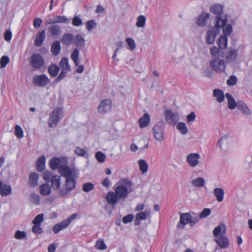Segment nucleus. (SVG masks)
Instances as JSON below:
<instances>
[{
    "label": "nucleus",
    "instance_id": "1",
    "mask_svg": "<svg viewBox=\"0 0 252 252\" xmlns=\"http://www.w3.org/2000/svg\"><path fill=\"white\" fill-rule=\"evenodd\" d=\"M114 191L108 192L106 200L108 203L114 205L120 200H124L133 191V183L127 178H121L114 187Z\"/></svg>",
    "mask_w": 252,
    "mask_h": 252
},
{
    "label": "nucleus",
    "instance_id": "2",
    "mask_svg": "<svg viewBox=\"0 0 252 252\" xmlns=\"http://www.w3.org/2000/svg\"><path fill=\"white\" fill-rule=\"evenodd\" d=\"M76 180L74 177L67 178L62 188L60 189L59 195L61 196H66L76 188Z\"/></svg>",
    "mask_w": 252,
    "mask_h": 252
},
{
    "label": "nucleus",
    "instance_id": "3",
    "mask_svg": "<svg viewBox=\"0 0 252 252\" xmlns=\"http://www.w3.org/2000/svg\"><path fill=\"white\" fill-rule=\"evenodd\" d=\"M198 221V216L195 213H193V215H191L190 213H184L180 216L179 223L182 224L183 227L188 223H189L191 226H193Z\"/></svg>",
    "mask_w": 252,
    "mask_h": 252
},
{
    "label": "nucleus",
    "instance_id": "4",
    "mask_svg": "<svg viewBox=\"0 0 252 252\" xmlns=\"http://www.w3.org/2000/svg\"><path fill=\"white\" fill-rule=\"evenodd\" d=\"M30 63L35 70H38L44 65V60L39 54L33 53L30 58Z\"/></svg>",
    "mask_w": 252,
    "mask_h": 252
},
{
    "label": "nucleus",
    "instance_id": "5",
    "mask_svg": "<svg viewBox=\"0 0 252 252\" xmlns=\"http://www.w3.org/2000/svg\"><path fill=\"white\" fill-rule=\"evenodd\" d=\"M63 109L62 108H57L54 109L50 114L48 122V125L50 127L55 126L58 123L60 116L63 114Z\"/></svg>",
    "mask_w": 252,
    "mask_h": 252
},
{
    "label": "nucleus",
    "instance_id": "6",
    "mask_svg": "<svg viewBox=\"0 0 252 252\" xmlns=\"http://www.w3.org/2000/svg\"><path fill=\"white\" fill-rule=\"evenodd\" d=\"M77 214H73L67 219L55 225L53 227V232L57 234L63 229L66 228L71 221L77 217Z\"/></svg>",
    "mask_w": 252,
    "mask_h": 252
},
{
    "label": "nucleus",
    "instance_id": "7",
    "mask_svg": "<svg viewBox=\"0 0 252 252\" xmlns=\"http://www.w3.org/2000/svg\"><path fill=\"white\" fill-rule=\"evenodd\" d=\"M152 131L157 140L159 142H162L164 140V126L162 122H160L157 123L153 127Z\"/></svg>",
    "mask_w": 252,
    "mask_h": 252
},
{
    "label": "nucleus",
    "instance_id": "8",
    "mask_svg": "<svg viewBox=\"0 0 252 252\" xmlns=\"http://www.w3.org/2000/svg\"><path fill=\"white\" fill-rule=\"evenodd\" d=\"M210 66L215 71L220 73L224 71L225 64L222 60L214 59L210 61Z\"/></svg>",
    "mask_w": 252,
    "mask_h": 252
},
{
    "label": "nucleus",
    "instance_id": "9",
    "mask_svg": "<svg viewBox=\"0 0 252 252\" xmlns=\"http://www.w3.org/2000/svg\"><path fill=\"white\" fill-rule=\"evenodd\" d=\"M164 115L166 122L171 126H175L179 120L178 114L169 109L165 111Z\"/></svg>",
    "mask_w": 252,
    "mask_h": 252
},
{
    "label": "nucleus",
    "instance_id": "10",
    "mask_svg": "<svg viewBox=\"0 0 252 252\" xmlns=\"http://www.w3.org/2000/svg\"><path fill=\"white\" fill-rule=\"evenodd\" d=\"M112 108V101L110 99H105L101 101L100 105L98 107L99 113L105 114L111 111Z\"/></svg>",
    "mask_w": 252,
    "mask_h": 252
},
{
    "label": "nucleus",
    "instance_id": "11",
    "mask_svg": "<svg viewBox=\"0 0 252 252\" xmlns=\"http://www.w3.org/2000/svg\"><path fill=\"white\" fill-rule=\"evenodd\" d=\"M50 80L44 75H35L33 78L32 82L35 86L43 87L46 86Z\"/></svg>",
    "mask_w": 252,
    "mask_h": 252
},
{
    "label": "nucleus",
    "instance_id": "12",
    "mask_svg": "<svg viewBox=\"0 0 252 252\" xmlns=\"http://www.w3.org/2000/svg\"><path fill=\"white\" fill-rule=\"evenodd\" d=\"M214 241L220 249L227 248L230 244L229 239L225 235L215 237Z\"/></svg>",
    "mask_w": 252,
    "mask_h": 252
},
{
    "label": "nucleus",
    "instance_id": "13",
    "mask_svg": "<svg viewBox=\"0 0 252 252\" xmlns=\"http://www.w3.org/2000/svg\"><path fill=\"white\" fill-rule=\"evenodd\" d=\"M200 156L197 153L189 154L187 157V161L191 167L196 166L199 163Z\"/></svg>",
    "mask_w": 252,
    "mask_h": 252
},
{
    "label": "nucleus",
    "instance_id": "14",
    "mask_svg": "<svg viewBox=\"0 0 252 252\" xmlns=\"http://www.w3.org/2000/svg\"><path fill=\"white\" fill-rule=\"evenodd\" d=\"M59 173L66 179L74 177L71 169L67 165L62 164L59 167Z\"/></svg>",
    "mask_w": 252,
    "mask_h": 252
},
{
    "label": "nucleus",
    "instance_id": "15",
    "mask_svg": "<svg viewBox=\"0 0 252 252\" xmlns=\"http://www.w3.org/2000/svg\"><path fill=\"white\" fill-rule=\"evenodd\" d=\"M238 55V50L235 49H230L226 55V62L228 63L236 61Z\"/></svg>",
    "mask_w": 252,
    "mask_h": 252
},
{
    "label": "nucleus",
    "instance_id": "16",
    "mask_svg": "<svg viewBox=\"0 0 252 252\" xmlns=\"http://www.w3.org/2000/svg\"><path fill=\"white\" fill-rule=\"evenodd\" d=\"M226 231V227L222 223H220L213 230V233L215 237H220L221 235H224Z\"/></svg>",
    "mask_w": 252,
    "mask_h": 252
},
{
    "label": "nucleus",
    "instance_id": "17",
    "mask_svg": "<svg viewBox=\"0 0 252 252\" xmlns=\"http://www.w3.org/2000/svg\"><path fill=\"white\" fill-rule=\"evenodd\" d=\"M150 212L146 211L145 212H141L136 214L135 219V224L139 225L141 220H145L149 216Z\"/></svg>",
    "mask_w": 252,
    "mask_h": 252
},
{
    "label": "nucleus",
    "instance_id": "18",
    "mask_svg": "<svg viewBox=\"0 0 252 252\" xmlns=\"http://www.w3.org/2000/svg\"><path fill=\"white\" fill-rule=\"evenodd\" d=\"M150 123V117L148 113H145L139 119V126L140 128L147 127Z\"/></svg>",
    "mask_w": 252,
    "mask_h": 252
},
{
    "label": "nucleus",
    "instance_id": "19",
    "mask_svg": "<svg viewBox=\"0 0 252 252\" xmlns=\"http://www.w3.org/2000/svg\"><path fill=\"white\" fill-rule=\"evenodd\" d=\"M219 32L218 30H215L214 29L209 30L207 32V35L206 36V42L208 44H213L216 38V35Z\"/></svg>",
    "mask_w": 252,
    "mask_h": 252
},
{
    "label": "nucleus",
    "instance_id": "20",
    "mask_svg": "<svg viewBox=\"0 0 252 252\" xmlns=\"http://www.w3.org/2000/svg\"><path fill=\"white\" fill-rule=\"evenodd\" d=\"M45 38V31L44 30H42L40 32H39L37 33L34 40L35 46L37 47L40 46L43 44Z\"/></svg>",
    "mask_w": 252,
    "mask_h": 252
},
{
    "label": "nucleus",
    "instance_id": "21",
    "mask_svg": "<svg viewBox=\"0 0 252 252\" xmlns=\"http://www.w3.org/2000/svg\"><path fill=\"white\" fill-rule=\"evenodd\" d=\"M61 41L63 45L68 46L73 43L74 37L71 33H64Z\"/></svg>",
    "mask_w": 252,
    "mask_h": 252
},
{
    "label": "nucleus",
    "instance_id": "22",
    "mask_svg": "<svg viewBox=\"0 0 252 252\" xmlns=\"http://www.w3.org/2000/svg\"><path fill=\"white\" fill-rule=\"evenodd\" d=\"M11 193V189L10 186L3 184L0 181V194L1 196H6Z\"/></svg>",
    "mask_w": 252,
    "mask_h": 252
},
{
    "label": "nucleus",
    "instance_id": "23",
    "mask_svg": "<svg viewBox=\"0 0 252 252\" xmlns=\"http://www.w3.org/2000/svg\"><path fill=\"white\" fill-rule=\"evenodd\" d=\"M51 183L52 188L54 190H58L61 186V178L58 175H54L51 178Z\"/></svg>",
    "mask_w": 252,
    "mask_h": 252
},
{
    "label": "nucleus",
    "instance_id": "24",
    "mask_svg": "<svg viewBox=\"0 0 252 252\" xmlns=\"http://www.w3.org/2000/svg\"><path fill=\"white\" fill-rule=\"evenodd\" d=\"M227 17H216L215 21H216L215 30L219 31L220 28L224 26L227 22Z\"/></svg>",
    "mask_w": 252,
    "mask_h": 252
},
{
    "label": "nucleus",
    "instance_id": "25",
    "mask_svg": "<svg viewBox=\"0 0 252 252\" xmlns=\"http://www.w3.org/2000/svg\"><path fill=\"white\" fill-rule=\"evenodd\" d=\"M46 158L45 156H42L40 157L36 163V167L38 171H42L45 167Z\"/></svg>",
    "mask_w": 252,
    "mask_h": 252
},
{
    "label": "nucleus",
    "instance_id": "26",
    "mask_svg": "<svg viewBox=\"0 0 252 252\" xmlns=\"http://www.w3.org/2000/svg\"><path fill=\"white\" fill-rule=\"evenodd\" d=\"M48 32L52 36H57L61 34V29L58 25H52L49 27Z\"/></svg>",
    "mask_w": 252,
    "mask_h": 252
},
{
    "label": "nucleus",
    "instance_id": "27",
    "mask_svg": "<svg viewBox=\"0 0 252 252\" xmlns=\"http://www.w3.org/2000/svg\"><path fill=\"white\" fill-rule=\"evenodd\" d=\"M238 108L244 114L250 115L251 114V111L248 108L247 104L243 101H239L237 104Z\"/></svg>",
    "mask_w": 252,
    "mask_h": 252
},
{
    "label": "nucleus",
    "instance_id": "28",
    "mask_svg": "<svg viewBox=\"0 0 252 252\" xmlns=\"http://www.w3.org/2000/svg\"><path fill=\"white\" fill-rule=\"evenodd\" d=\"M210 10L211 12L216 16H221V14L223 13L222 6L218 4L213 5L211 6Z\"/></svg>",
    "mask_w": 252,
    "mask_h": 252
},
{
    "label": "nucleus",
    "instance_id": "29",
    "mask_svg": "<svg viewBox=\"0 0 252 252\" xmlns=\"http://www.w3.org/2000/svg\"><path fill=\"white\" fill-rule=\"evenodd\" d=\"M61 160L57 157L52 158L49 161V166L52 170L59 169V167L61 165Z\"/></svg>",
    "mask_w": 252,
    "mask_h": 252
},
{
    "label": "nucleus",
    "instance_id": "30",
    "mask_svg": "<svg viewBox=\"0 0 252 252\" xmlns=\"http://www.w3.org/2000/svg\"><path fill=\"white\" fill-rule=\"evenodd\" d=\"M38 178V174L35 172H32L30 174L29 180V184L31 187H35L37 185Z\"/></svg>",
    "mask_w": 252,
    "mask_h": 252
},
{
    "label": "nucleus",
    "instance_id": "31",
    "mask_svg": "<svg viewBox=\"0 0 252 252\" xmlns=\"http://www.w3.org/2000/svg\"><path fill=\"white\" fill-rule=\"evenodd\" d=\"M61 45L59 41H54L51 45V51L54 56L58 55L61 51Z\"/></svg>",
    "mask_w": 252,
    "mask_h": 252
},
{
    "label": "nucleus",
    "instance_id": "32",
    "mask_svg": "<svg viewBox=\"0 0 252 252\" xmlns=\"http://www.w3.org/2000/svg\"><path fill=\"white\" fill-rule=\"evenodd\" d=\"M39 191L41 195L47 196L50 194L51 189L50 186L47 184H44L39 187Z\"/></svg>",
    "mask_w": 252,
    "mask_h": 252
},
{
    "label": "nucleus",
    "instance_id": "33",
    "mask_svg": "<svg viewBox=\"0 0 252 252\" xmlns=\"http://www.w3.org/2000/svg\"><path fill=\"white\" fill-rule=\"evenodd\" d=\"M59 65L61 68V70H63L67 72L70 70L68 60L67 58H63L59 63Z\"/></svg>",
    "mask_w": 252,
    "mask_h": 252
},
{
    "label": "nucleus",
    "instance_id": "34",
    "mask_svg": "<svg viewBox=\"0 0 252 252\" xmlns=\"http://www.w3.org/2000/svg\"><path fill=\"white\" fill-rule=\"evenodd\" d=\"M214 193L216 197L217 200L219 202H221L224 197V191L221 188H215L214 190Z\"/></svg>",
    "mask_w": 252,
    "mask_h": 252
},
{
    "label": "nucleus",
    "instance_id": "35",
    "mask_svg": "<svg viewBox=\"0 0 252 252\" xmlns=\"http://www.w3.org/2000/svg\"><path fill=\"white\" fill-rule=\"evenodd\" d=\"M218 45L220 49L226 48L227 45V37L225 35H220L218 41Z\"/></svg>",
    "mask_w": 252,
    "mask_h": 252
},
{
    "label": "nucleus",
    "instance_id": "36",
    "mask_svg": "<svg viewBox=\"0 0 252 252\" xmlns=\"http://www.w3.org/2000/svg\"><path fill=\"white\" fill-rule=\"evenodd\" d=\"M60 70V67L56 64H52L48 67V72L52 77L56 76Z\"/></svg>",
    "mask_w": 252,
    "mask_h": 252
},
{
    "label": "nucleus",
    "instance_id": "37",
    "mask_svg": "<svg viewBox=\"0 0 252 252\" xmlns=\"http://www.w3.org/2000/svg\"><path fill=\"white\" fill-rule=\"evenodd\" d=\"M225 96L228 100V107L230 109L235 108L236 103L232 96L229 93L226 94Z\"/></svg>",
    "mask_w": 252,
    "mask_h": 252
},
{
    "label": "nucleus",
    "instance_id": "38",
    "mask_svg": "<svg viewBox=\"0 0 252 252\" xmlns=\"http://www.w3.org/2000/svg\"><path fill=\"white\" fill-rule=\"evenodd\" d=\"M213 94L216 97L217 101L221 102L223 101L224 96L223 92L219 89H215L213 91Z\"/></svg>",
    "mask_w": 252,
    "mask_h": 252
},
{
    "label": "nucleus",
    "instance_id": "39",
    "mask_svg": "<svg viewBox=\"0 0 252 252\" xmlns=\"http://www.w3.org/2000/svg\"><path fill=\"white\" fill-rule=\"evenodd\" d=\"M210 17H199L196 20V24L199 26H204L210 21Z\"/></svg>",
    "mask_w": 252,
    "mask_h": 252
},
{
    "label": "nucleus",
    "instance_id": "40",
    "mask_svg": "<svg viewBox=\"0 0 252 252\" xmlns=\"http://www.w3.org/2000/svg\"><path fill=\"white\" fill-rule=\"evenodd\" d=\"M74 43L77 47H82L85 45V40L80 34H77L74 39Z\"/></svg>",
    "mask_w": 252,
    "mask_h": 252
},
{
    "label": "nucleus",
    "instance_id": "41",
    "mask_svg": "<svg viewBox=\"0 0 252 252\" xmlns=\"http://www.w3.org/2000/svg\"><path fill=\"white\" fill-rule=\"evenodd\" d=\"M79 50L76 48L73 50V52L71 56V58L73 61L76 66H78L79 65Z\"/></svg>",
    "mask_w": 252,
    "mask_h": 252
},
{
    "label": "nucleus",
    "instance_id": "42",
    "mask_svg": "<svg viewBox=\"0 0 252 252\" xmlns=\"http://www.w3.org/2000/svg\"><path fill=\"white\" fill-rule=\"evenodd\" d=\"M95 247L98 250H104L107 249V246L104 243V241L102 239H99L96 241Z\"/></svg>",
    "mask_w": 252,
    "mask_h": 252
},
{
    "label": "nucleus",
    "instance_id": "43",
    "mask_svg": "<svg viewBox=\"0 0 252 252\" xmlns=\"http://www.w3.org/2000/svg\"><path fill=\"white\" fill-rule=\"evenodd\" d=\"M192 185L195 187H202L204 186L205 181L203 178L198 177L192 181Z\"/></svg>",
    "mask_w": 252,
    "mask_h": 252
},
{
    "label": "nucleus",
    "instance_id": "44",
    "mask_svg": "<svg viewBox=\"0 0 252 252\" xmlns=\"http://www.w3.org/2000/svg\"><path fill=\"white\" fill-rule=\"evenodd\" d=\"M140 170L142 173H145L148 171V165L144 159H140L138 161Z\"/></svg>",
    "mask_w": 252,
    "mask_h": 252
},
{
    "label": "nucleus",
    "instance_id": "45",
    "mask_svg": "<svg viewBox=\"0 0 252 252\" xmlns=\"http://www.w3.org/2000/svg\"><path fill=\"white\" fill-rule=\"evenodd\" d=\"M15 135L18 138H22L24 137L23 130L21 126L16 125L15 126Z\"/></svg>",
    "mask_w": 252,
    "mask_h": 252
},
{
    "label": "nucleus",
    "instance_id": "46",
    "mask_svg": "<svg viewBox=\"0 0 252 252\" xmlns=\"http://www.w3.org/2000/svg\"><path fill=\"white\" fill-rule=\"evenodd\" d=\"M14 237L17 240H21L27 238V233L24 231L17 230L14 235Z\"/></svg>",
    "mask_w": 252,
    "mask_h": 252
},
{
    "label": "nucleus",
    "instance_id": "47",
    "mask_svg": "<svg viewBox=\"0 0 252 252\" xmlns=\"http://www.w3.org/2000/svg\"><path fill=\"white\" fill-rule=\"evenodd\" d=\"M222 28V31L224 34L223 35H225L227 36V35H229L232 31V28L230 24L227 25L226 24H225V25L223 26Z\"/></svg>",
    "mask_w": 252,
    "mask_h": 252
},
{
    "label": "nucleus",
    "instance_id": "48",
    "mask_svg": "<svg viewBox=\"0 0 252 252\" xmlns=\"http://www.w3.org/2000/svg\"><path fill=\"white\" fill-rule=\"evenodd\" d=\"M177 128L183 134L187 133L188 129L184 123H179L177 125Z\"/></svg>",
    "mask_w": 252,
    "mask_h": 252
},
{
    "label": "nucleus",
    "instance_id": "49",
    "mask_svg": "<svg viewBox=\"0 0 252 252\" xmlns=\"http://www.w3.org/2000/svg\"><path fill=\"white\" fill-rule=\"evenodd\" d=\"M44 220V214H40L37 215L32 220V223L34 224H41Z\"/></svg>",
    "mask_w": 252,
    "mask_h": 252
},
{
    "label": "nucleus",
    "instance_id": "50",
    "mask_svg": "<svg viewBox=\"0 0 252 252\" xmlns=\"http://www.w3.org/2000/svg\"><path fill=\"white\" fill-rule=\"evenodd\" d=\"M95 157L99 162H103L105 160V155L101 152H97L95 154Z\"/></svg>",
    "mask_w": 252,
    "mask_h": 252
},
{
    "label": "nucleus",
    "instance_id": "51",
    "mask_svg": "<svg viewBox=\"0 0 252 252\" xmlns=\"http://www.w3.org/2000/svg\"><path fill=\"white\" fill-rule=\"evenodd\" d=\"M94 185L91 183H86L83 185L82 189L85 192H88L93 190Z\"/></svg>",
    "mask_w": 252,
    "mask_h": 252
},
{
    "label": "nucleus",
    "instance_id": "52",
    "mask_svg": "<svg viewBox=\"0 0 252 252\" xmlns=\"http://www.w3.org/2000/svg\"><path fill=\"white\" fill-rule=\"evenodd\" d=\"M41 226V224H34L32 228V231L35 234H42L43 232V230Z\"/></svg>",
    "mask_w": 252,
    "mask_h": 252
},
{
    "label": "nucleus",
    "instance_id": "53",
    "mask_svg": "<svg viewBox=\"0 0 252 252\" xmlns=\"http://www.w3.org/2000/svg\"><path fill=\"white\" fill-rule=\"evenodd\" d=\"M220 50L215 46H213L210 49V54L212 57L218 58L220 55Z\"/></svg>",
    "mask_w": 252,
    "mask_h": 252
},
{
    "label": "nucleus",
    "instance_id": "54",
    "mask_svg": "<svg viewBox=\"0 0 252 252\" xmlns=\"http://www.w3.org/2000/svg\"><path fill=\"white\" fill-rule=\"evenodd\" d=\"M9 62V59L7 56H3L0 60V67L3 68Z\"/></svg>",
    "mask_w": 252,
    "mask_h": 252
},
{
    "label": "nucleus",
    "instance_id": "55",
    "mask_svg": "<svg viewBox=\"0 0 252 252\" xmlns=\"http://www.w3.org/2000/svg\"><path fill=\"white\" fill-rule=\"evenodd\" d=\"M210 214L211 210L209 208L204 209L200 213L199 216H198L199 220L200 219H203L208 217Z\"/></svg>",
    "mask_w": 252,
    "mask_h": 252
},
{
    "label": "nucleus",
    "instance_id": "56",
    "mask_svg": "<svg viewBox=\"0 0 252 252\" xmlns=\"http://www.w3.org/2000/svg\"><path fill=\"white\" fill-rule=\"evenodd\" d=\"M145 22V17H138L136 25L138 27H143L144 26Z\"/></svg>",
    "mask_w": 252,
    "mask_h": 252
},
{
    "label": "nucleus",
    "instance_id": "57",
    "mask_svg": "<svg viewBox=\"0 0 252 252\" xmlns=\"http://www.w3.org/2000/svg\"><path fill=\"white\" fill-rule=\"evenodd\" d=\"M52 173L49 171H46L42 173V177L46 181L49 182L51 178Z\"/></svg>",
    "mask_w": 252,
    "mask_h": 252
},
{
    "label": "nucleus",
    "instance_id": "58",
    "mask_svg": "<svg viewBox=\"0 0 252 252\" xmlns=\"http://www.w3.org/2000/svg\"><path fill=\"white\" fill-rule=\"evenodd\" d=\"M237 83V78L235 76H231L227 80V84L228 86H233Z\"/></svg>",
    "mask_w": 252,
    "mask_h": 252
},
{
    "label": "nucleus",
    "instance_id": "59",
    "mask_svg": "<svg viewBox=\"0 0 252 252\" xmlns=\"http://www.w3.org/2000/svg\"><path fill=\"white\" fill-rule=\"evenodd\" d=\"M96 24L94 20H90L87 22L86 26L88 31H91L95 27Z\"/></svg>",
    "mask_w": 252,
    "mask_h": 252
},
{
    "label": "nucleus",
    "instance_id": "60",
    "mask_svg": "<svg viewBox=\"0 0 252 252\" xmlns=\"http://www.w3.org/2000/svg\"><path fill=\"white\" fill-rule=\"evenodd\" d=\"M134 218V216L132 214H128L125 216L123 219V222L125 223H127L131 222Z\"/></svg>",
    "mask_w": 252,
    "mask_h": 252
},
{
    "label": "nucleus",
    "instance_id": "61",
    "mask_svg": "<svg viewBox=\"0 0 252 252\" xmlns=\"http://www.w3.org/2000/svg\"><path fill=\"white\" fill-rule=\"evenodd\" d=\"M75 153L76 155L79 156H85L86 154V152L83 149L77 147L75 150Z\"/></svg>",
    "mask_w": 252,
    "mask_h": 252
},
{
    "label": "nucleus",
    "instance_id": "62",
    "mask_svg": "<svg viewBox=\"0 0 252 252\" xmlns=\"http://www.w3.org/2000/svg\"><path fill=\"white\" fill-rule=\"evenodd\" d=\"M126 42H127L130 49L132 50L135 48V42L132 38L130 37L127 38L126 39Z\"/></svg>",
    "mask_w": 252,
    "mask_h": 252
},
{
    "label": "nucleus",
    "instance_id": "63",
    "mask_svg": "<svg viewBox=\"0 0 252 252\" xmlns=\"http://www.w3.org/2000/svg\"><path fill=\"white\" fill-rule=\"evenodd\" d=\"M82 23V20L79 18V17H74L72 20V24L74 26H79Z\"/></svg>",
    "mask_w": 252,
    "mask_h": 252
},
{
    "label": "nucleus",
    "instance_id": "64",
    "mask_svg": "<svg viewBox=\"0 0 252 252\" xmlns=\"http://www.w3.org/2000/svg\"><path fill=\"white\" fill-rule=\"evenodd\" d=\"M196 117V115L194 112H191L189 114L187 117V122L188 123H190L193 122Z\"/></svg>",
    "mask_w": 252,
    "mask_h": 252
}]
</instances>
